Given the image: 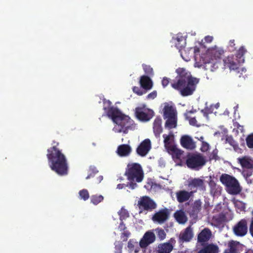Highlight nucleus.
<instances>
[{"label": "nucleus", "instance_id": "nucleus-1", "mask_svg": "<svg viewBox=\"0 0 253 253\" xmlns=\"http://www.w3.org/2000/svg\"><path fill=\"white\" fill-rule=\"evenodd\" d=\"M176 73L177 75L171 83V87L178 91L182 96L192 95L199 80L192 77L190 73L184 68H177Z\"/></svg>", "mask_w": 253, "mask_h": 253}, {"label": "nucleus", "instance_id": "nucleus-2", "mask_svg": "<svg viewBox=\"0 0 253 253\" xmlns=\"http://www.w3.org/2000/svg\"><path fill=\"white\" fill-rule=\"evenodd\" d=\"M52 147L47 150L46 155L51 169L60 175L68 173V165L65 155L57 148L59 143L55 140L52 141Z\"/></svg>", "mask_w": 253, "mask_h": 253}, {"label": "nucleus", "instance_id": "nucleus-3", "mask_svg": "<svg viewBox=\"0 0 253 253\" xmlns=\"http://www.w3.org/2000/svg\"><path fill=\"white\" fill-rule=\"evenodd\" d=\"M125 175L127 177L129 182L126 184L131 189L137 187L136 182H140L144 177V173L141 166L137 163L128 164L127 166Z\"/></svg>", "mask_w": 253, "mask_h": 253}, {"label": "nucleus", "instance_id": "nucleus-4", "mask_svg": "<svg viewBox=\"0 0 253 253\" xmlns=\"http://www.w3.org/2000/svg\"><path fill=\"white\" fill-rule=\"evenodd\" d=\"M219 180L221 183L225 186V189L229 194L237 195L242 190L239 182L233 176L228 174L223 173L220 176Z\"/></svg>", "mask_w": 253, "mask_h": 253}, {"label": "nucleus", "instance_id": "nucleus-5", "mask_svg": "<svg viewBox=\"0 0 253 253\" xmlns=\"http://www.w3.org/2000/svg\"><path fill=\"white\" fill-rule=\"evenodd\" d=\"M206 163L205 157L200 153H189L187 155L186 164L190 169L198 170Z\"/></svg>", "mask_w": 253, "mask_h": 253}, {"label": "nucleus", "instance_id": "nucleus-6", "mask_svg": "<svg viewBox=\"0 0 253 253\" xmlns=\"http://www.w3.org/2000/svg\"><path fill=\"white\" fill-rule=\"evenodd\" d=\"M133 121L129 117L123 114L120 118L115 123L116 125L113 130L115 132L120 133L123 132L127 133L128 130L131 128Z\"/></svg>", "mask_w": 253, "mask_h": 253}, {"label": "nucleus", "instance_id": "nucleus-7", "mask_svg": "<svg viewBox=\"0 0 253 253\" xmlns=\"http://www.w3.org/2000/svg\"><path fill=\"white\" fill-rule=\"evenodd\" d=\"M187 186L193 192V194L197 192L198 190L205 191L206 190V186L204 180L200 178H194L188 180Z\"/></svg>", "mask_w": 253, "mask_h": 253}, {"label": "nucleus", "instance_id": "nucleus-8", "mask_svg": "<svg viewBox=\"0 0 253 253\" xmlns=\"http://www.w3.org/2000/svg\"><path fill=\"white\" fill-rule=\"evenodd\" d=\"M136 117L142 122L149 121L154 115V112L150 109H146L144 107H138L135 109Z\"/></svg>", "mask_w": 253, "mask_h": 253}, {"label": "nucleus", "instance_id": "nucleus-9", "mask_svg": "<svg viewBox=\"0 0 253 253\" xmlns=\"http://www.w3.org/2000/svg\"><path fill=\"white\" fill-rule=\"evenodd\" d=\"M156 240V236L154 230H149L145 233L140 241L141 248H146L149 245L153 243Z\"/></svg>", "mask_w": 253, "mask_h": 253}, {"label": "nucleus", "instance_id": "nucleus-10", "mask_svg": "<svg viewBox=\"0 0 253 253\" xmlns=\"http://www.w3.org/2000/svg\"><path fill=\"white\" fill-rule=\"evenodd\" d=\"M234 234L242 237L245 236L248 231L247 221L246 219H241L233 228Z\"/></svg>", "mask_w": 253, "mask_h": 253}, {"label": "nucleus", "instance_id": "nucleus-11", "mask_svg": "<svg viewBox=\"0 0 253 253\" xmlns=\"http://www.w3.org/2000/svg\"><path fill=\"white\" fill-rule=\"evenodd\" d=\"M104 110L106 113L107 116L111 118L115 123L123 115L121 111L117 107L110 106L109 107H104Z\"/></svg>", "mask_w": 253, "mask_h": 253}, {"label": "nucleus", "instance_id": "nucleus-12", "mask_svg": "<svg viewBox=\"0 0 253 253\" xmlns=\"http://www.w3.org/2000/svg\"><path fill=\"white\" fill-rule=\"evenodd\" d=\"M151 148V141L149 139H145L142 141L136 149L138 155L141 157L145 156Z\"/></svg>", "mask_w": 253, "mask_h": 253}, {"label": "nucleus", "instance_id": "nucleus-13", "mask_svg": "<svg viewBox=\"0 0 253 253\" xmlns=\"http://www.w3.org/2000/svg\"><path fill=\"white\" fill-rule=\"evenodd\" d=\"M169 215V212L167 208H165L155 213L152 217V219L154 221L161 224L168 219Z\"/></svg>", "mask_w": 253, "mask_h": 253}, {"label": "nucleus", "instance_id": "nucleus-14", "mask_svg": "<svg viewBox=\"0 0 253 253\" xmlns=\"http://www.w3.org/2000/svg\"><path fill=\"white\" fill-rule=\"evenodd\" d=\"M169 153L171 155L173 160L175 162H182V158L184 152L178 149L175 145L171 146L170 148L167 150Z\"/></svg>", "mask_w": 253, "mask_h": 253}, {"label": "nucleus", "instance_id": "nucleus-15", "mask_svg": "<svg viewBox=\"0 0 253 253\" xmlns=\"http://www.w3.org/2000/svg\"><path fill=\"white\" fill-rule=\"evenodd\" d=\"M176 197L177 201L182 203L192 199L194 197V195L192 192L183 190L177 191L176 193Z\"/></svg>", "mask_w": 253, "mask_h": 253}, {"label": "nucleus", "instance_id": "nucleus-16", "mask_svg": "<svg viewBox=\"0 0 253 253\" xmlns=\"http://www.w3.org/2000/svg\"><path fill=\"white\" fill-rule=\"evenodd\" d=\"M180 143L183 147L189 150H193L196 146L192 137L188 135L182 136L180 139Z\"/></svg>", "mask_w": 253, "mask_h": 253}, {"label": "nucleus", "instance_id": "nucleus-17", "mask_svg": "<svg viewBox=\"0 0 253 253\" xmlns=\"http://www.w3.org/2000/svg\"><path fill=\"white\" fill-rule=\"evenodd\" d=\"M193 234L190 226H188L184 231L180 232L179 236L180 242H187L190 241L193 238Z\"/></svg>", "mask_w": 253, "mask_h": 253}, {"label": "nucleus", "instance_id": "nucleus-18", "mask_svg": "<svg viewBox=\"0 0 253 253\" xmlns=\"http://www.w3.org/2000/svg\"><path fill=\"white\" fill-rule=\"evenodd\" d=\"M225 68H229L230 70H236L238 69V65L235 61L233 56H228L223 59Z\"/></svg>", "mask_w": 253, "mask_h": 253}, {"label": "nucleus", "instance_id": "nucleus-19", "mask_svg": "<svg viewBox=\"0 0 253 253\" xmlns=\"http://www.w3.org/2000/svg\"><path fill=\"white\" fill-rule=\"evenodd\" d=\"M212 235L211 230L208 228H204L198 235V241L203 243L208 242Z\"/></svg>", "mask_w": 253, "mask_h": 253}, {"label": "nucleus", "instance_id": "nucleus-20", "mask_svg": "<svg viewBox=\"0 0 253 253\" xmlns=\"http://www.w3.org/2000/svg\"><path fill=\"white\" fill-rule=\"evenodd\" d=\"M173 250L172 245L169 243L160 244L153 253H170Z\"/></svg>", "mask_w": 253, "mask_h": 253}, {"label": "nucleus", "instance_id": "nucleus-21", "mask_svg": "<svg viewBox=\"0 0 253 253\" xmlns=\"http://www.w3.org/2000/svg\"><path fill=\"white\" fill-rule=\"evenodd\" d=\"M228 214V212L223 211L217 215L213 216L212 221L215 225H220L227 220V215Z\"/></svg>", "mask_w": 253, "mask_h": 253}, {"label": "nucleus", "instance_id": "nucleus-22", "mask_svg": "<svg viewBox=\"0 0 253 253\" xmlns=\"http://www.w3.org/2000/svg\"><path fill=\"white\" fill-rule=\"evenodd\" d=\"M219 251V248L217 245L211 243L204 246L198 253H218Z\"/></svg>", "mask_w": 253, "mask_h": 253}, {"label": "nucleus", "instance_id": "nucleus-23", "mask_svg": "<svg viewBox=\"0 0 253 253\" xmlns=\"http://www.w3.org/2000/svg\"><path fill=\"white\" fill-rule=\"evenodd\" d=\"M164 118L176 117L177 113L176 109L171 105H166L165 106L164 109Z\"/></svg>", "mask_w": 253, "mask_h": 253}, {"label": "nucleus", "instance_id": "nucleus-24", "mask_svg": "<svg viewBox=\"0 0 253 253\" xmlns=\"http://www.w3.org/2000/svg\"><path fill=\"white\" fill-rule=\"evenodd\" d=\"M140 84L141 87L146 91L151 89L153 86V83L151 79L147 76L143 75L140 77Z\"/></svg>", "mask_w": 253, "mask_h": 253}, {"label": "nucleus", "instance_id": "nucleus-25", "mask_svg": "<svg viewBox=\"0 0 253 253\" xmlns=\"http://www.w3.org/2000/svg\"><path fill=\"white\" fill-rule=\"evenodd\" d=\"M224 51L222 49L215 47L209 50L208 54L211 57V60L213 61L220 59Z\"/></svg>", "mask_w": 253, "mask_h": 253}, {"label": "nucleus", "instance_id": "nucleus-26", "mask_svg": "<svg viewBox=\"0 0 253 253\" xmlns=\"http://www.w3.org/2000/svg\"><path fill=\"white\" fill-rule=\"evenodd\" d=\"M238 162L243 168L247 169H253V161L248 157H243L237 159Z\"/></svg>", "mask_w": 253, "mask_h": 253}, {"label": "nucleus", "instance_id": "nucleus-27", "mask_svg": "<svg viewBox=\"0 0 253 253\" xmlns=\"http://www.w3.org/2000/svg\"><path fill=\"white\" fill-rule=\"evenodd\" d=\"M153 131L157 137H160V134L163 131L162 127V119L160 117H157L153 123Z\"/></svg>", "mask_w": 253, "mask_h": 253}, {"label": "nucleus", "instance_id": "nucleus-28", "mask_svg": "<svg viewBox=\"0 0 253 253\" xmlns=\"http://www.w3.org/2000/svg\"><path fill=\"white\" fill-rule=\"evenodd\" d=\"M174 40L176 47L179 49V51H181L186 44L185 38L181 34H178Z\"/></svg>", "mask_w": 253, "mask_h": 253}, {"label": "nucleus", "instance_id": "nucleus-29", "mask_svg": "<svg viewBox=\"0 0 253 253\" xmlns=\"http://www.w3.org/2000/svg\"><path fill=\"white\" fill-rule=\"evenodd\" d=\"M209 185L210 189V192L213 195H217L220 194L222 188L220 186L217 185L214 180L211 179L209 182Z\"/></svg>", "mask_w": 253, "mask_h": 253}, {"label": "nucleus", "instance_id": "nucleus-30", "mask_svg": "<svg viewBox=\"0 0 253 253\" xmlns=\"http://www.w3.org/2000/svg\"><path fill=\"white\" fill-rule=\"evenodd\" d=\"M131 150V147L128 145L122 144L118 146L117 153L122 157L126 156L129 154Z\"/></svg>", "mask_w": 253, "mask_h": 253}, {"label": "nucleus", "instance_id": "nucleus-31", "mask_svg": "<svg viewBox=\"0 0 253 253\" xmlns=\"http://www.w3.org/2000/svg\"><path fill=\"white\" fill-rule=\"evenodd\" d=\"M127 247L131 252H133L134 253H138L141 248L140 246V241L138 243L137 242L135 241L133 239H130L127 244Z\"/></svg>", "mask_w": 253, "mask_h": 253}, {"label": "nucleus", "instance_id": "nucleus-32", "mask_svg": "<svg viewBox=\"0 0 253 253\" xmlns=\"http://www.w3.org/2000/svg\"><path fill=\"white\" fill-rule=\"evenodd\" d=\"M174 216L176 221L180 224H184L187 220V218L184 212L182 210L176 211L174 214Z\"/></svg>", "mask_w": 253, "mask_h": 253}, {"label": "nucleus", "instance_id": "nucleus-33", "mask_svg": "<svg viewBox=\"0 0 253 253\" xmlns=\"http://www.w3.org/2000/svg\"><path fill=\"white\" fill-rule=\"evenodd\" d=\"M137 206H156V204L149 197L145 196L140 198Z\"/></svg>", "mask_w": 253, "mask_h": 253}, {"label": "nucleus", "instance_id": "nucleus-34", "mask_svg": "<svg viewBox=\"0 0 253 253\" xmlns=\"http://www.w3.org/2000/svg\"><path fill=\"white\" fill-rule=\"evenodd\" d=\"M247 52V50L244 46H241L237 51L235 56L236 57V60H237L239 63L244 62V55Z\"/></svg>", "mask_w": 253, "mask_h": 253}, {"label": "nucleus", "instance_id": "nucleus-35", "mask_svg": "<svg viewBox=\"0 0 253 253\" xmlns=\"http://www.w3.org/2000/svg\"><path fill=\"white\" fill-rule=\"evenodd\" d=\"M226 142L232 146L236 152L239 153L241 151V149L239 148L237 142L234 140L231 135L226 136Z\"/></svg>", "mask_w": 253, "mask_h": 253}, {"label": "nucleus", "instance_id": "nucleus-36", "mask_svg": "<svg viewBox=\"0 0 253 253\" xmlns=\"http://www.w3.org/2000/svg\"><path fill=\"white\" fill-rule=\"evenodd\" d=\"M167 120L165 123V127L168 128L169 129H171L173 128H175L177 125V118H167Z\"/></svg>", "mask_w": 253, "mask_h": 253}, {"label": "nucleus", "instance_id": "nucleus-37", "mask_svg": "<svg viewBox=\"0 0 253 253\" xmlns=\"http://www.w3.org/2000/svg\"><path fill=\"white\" fill-rule=\"evenodd\" d=\"M192 50L193 48L191 47L189 49H184L180 51L181 56L184 60L188 61L190 60V57L193 55Z\"/></svg>", "mask_w": 253, "mask_h": 253}, {"label": "nucleus", "instance_id": "nucleus-38", "mask_svg": "<svg viewBox=\"0 0 253 253\" xmlns=\"http://www.w3.org/2000/svg\"><path fill=\"white\" fill-rule=\"evenodd\" d=\"M229 248L226 249L224 253H238L237 249V243L234 241L230 242L228 243Z\"/></svg>", "mask_w": 253, "mask_h": 253}, {"label": "nucleus", "instance_id": "nucleus-39", "mask_svg": "<svg viewBox=\"0 0 253 253\" xmlns=\"http://www.w3.org/2000/svg\"><path fill=\"white\" fill-rule=\"evenodd\" d=\"M104 197L101 195H93L90 197V202L93 205H97L102 202Z\"/></svg>", "mask_w": 253, "mask_h": 253}, {"label": "nucleus", "instance_id": "nucleus-40", "mask_svg": "<svg viewBox=\"0 0 253 253\" xmlns=\"http://www.w3.org/2000/svg\"><path fill=\"white\" fill-rule=\"evenodd\" d=\"M157 234V237L160 241L164 240L166 237V233L165 230L160 228H157L153 230Z\"/></svg>", "mask_w": 253, "mask_h": 253}, {"label": "nucleus", "instance_id": "nucleus-41", "mask_svg": "<svg viewBox=\"0 0 253 253\" xmlns=\"http://www.w3.org/2000/svg\"><path fill=\"white\" fill-rule=\"evenodd\" d=\"M163 137L164 138V142L165 144V146L166 148L168 150L171 146H173V145H172L170 142V136L169 135H167L166 134H164L163 135Z\"/></svg>", "mask_w": 253, "mask_h": 253}, {"label": "nucleus", "instance_id": "nucleus-42", "mask_svg": "<svg viewBox=\"0 0 253 253\" xmlns=\"http://www.w3.org/2000/svg\"><path fill=\"white\" fill-rule=\"evenodd\" d=\"M79 194L80 198L84 200V201H86L89 197L88 191L85 189L80 190L79 192Z\"/></svg>", "mask_w": 253, "mask_h": 253}, {"label": "nucleus", "instance_id": "nucleus-43", "mask_svg": "<svg viewBox=\"0 0 253 253\" xmlns=\"http://www.w3.org/2000/svg\"><path fill=\"white\" fill-rule=\"evenodd\" d=\"M157 186V184L154 182L152 180H149L147 182L144 187L147 190H151L153 188H155Z\"/></svg>", "mask_w": 253, "mask_h": 253}, {"label": "nucleus", "instance_id": "nucleus-44", "mask_svg": "<svg viewBox=\"0 0 253 253\" xmlns=\"http://www.w3.org/2000/svg\"><path fill=\"white\" fill-rule=\"evenodd\" d=\"M246 143L249 148H253V134H250L247 137Z\"/></svg>", "mask_w": 253, "mask_h": 253}, {"label": "nucleus", "instance_id": "nucleus-45", "mask_svg": "<svg viewBox=\"0 0 253 253\" xmlns=\"http://www.w3.org/2000/svg\"><path fill=\"white\" fill-rule=\"evenodd\" d=\"M143 69L144 71V72L147 75L149 76H152L153 75V69L150 66L146 65H143Z\"/></svg>", "mask_w": 253, "mask_h": 253}, {"label": "nucleus", "instance_id": "nucleus-46", "mask_svg": "<svg viewBox=\"0 0 253 253\" xmlns=\"http://www.w3.org/2000/svg\"><path fill=\"white\" fill-rule=\"evenodd\" d=\"M119 214L120 215V219H121V220H123V218L125 219L129 216V213L126 210L124 209L123 208H122L121 211H120Z\"/></svg>", "mask_w": 253, "mask_h": 253}, {"label": "nucleus", "instance_id": "nucleus-47", "mask_svg": "<svg viewBox=\"0 0 253 253\" xmlns=\"http://www.w3.org/2000/svg\"><path fill=\"white\" fill-rule=\"evenodd\" d=\"M132 90L134 93L139 96L142 95L146 92V90H143L141 89L140 87L138 86H133L132 88Z\"/></svg>", "mask_w": 253, "mask_h": 253}, {"label": "nucleus", "instance_id": "nucleus-48", "mask_svg": "<svg viewBox=\"0 0 253 253\" xmlns=\"http://www.w3.org/2000/svg\"><path fill=\"white\" fill-rule=\"evenodd\" d=\"M90 173L88 174V175L86 177V179H88L91 177H92L94 176V175L97 173L98 171L97 170L96 168L95 167H90Z\"/></svg>", "mask_w": 253, "mask_h": 253}, {"label": "nucleus", "instance_id": "nucleus-49", "mask_svg": "<svg viewBox=\"0 0 253 253\" xmlns=\"http://www.w3.org/2000/svg\"><path fill=\"white\" fill-rule=\"evenodd\" d=\"M212 61V62H208L207 63L208 65H207L206 66L207 67L208 66H210V67L211 68V71H213L214 70H215L218 68V63L217 61L214 62V60Z\"/></svg>", "mask_w": 253, "mask_h": 253}, {"label": "nucleus", "instance_id": "nucleus-50", "mask_svg": "<svg viewBox=\"0 0 253 253\" xmlns=\"http://www.w3.org/2000/svg\"><path fill=\"white\" fill-rule=\"evenodd\" d=\"M210 149V145L206 141L203 142L200 150L203 152H207Z\"/></svg>", "mask_w": 253, "mask_h": 253}, {"label": "nucleus", "instance_id": "nucleus-51", "mask_svg": "<svg viewBox=\"0 0 253 253\" xmlns=\"http://www.w3.org/2000/svg\"><path fill=\"white\" fill-rule=\"evenodd\" d=\"M195 60L197 61L198 59V55H199L200 49L198 47L195 46L192 50Z\"/></svg>", "mask_w": 253, "mask_h": 253}, {"label": "nucleus", "instance_id": "nucleus-52", "mask_svg": "<svg viewBox=\"0 0 253 253\" xmlns=\"http://www.w3.org/2000/svg\"><path fill=\"white\" fill-rule=\"evenodd\" d=\"M229 50L233 52L236 50L235 43L234 40H231L229 42L228 45Z\"/></svg>", "mask_w": 253, "mask_h": 253}, {"label": "nucleus", "instance_id": "nucleus-53", "mask_svg": "<svg viewBox=\"0 0 253 253\" xmlns=\"http://www.w3.org/2000/svg\"><path fill=\"white\" fill-rule=\"evenodd\" d=\"M189 121L190 125L193 126H197V121L195 118H190L188 117V119H186Z\"/></svg>", "mask_w": 253, "mask_h": 253}, {"label": "nucleus", "instance_id": "nucleus-54", "mask_svg": "<svg viewBox=\"0 0 253 253\" xmlns=\"http://www.w3.org/2000/svg\"><path fill=\"white\" fill-rule=\"evenodd\" d=\"M157 95V91L156 90H154L152 92L150 93L149 94H148V95L147 96V98L148 99H153L156 97Z\"/></svg>", "mask_w": 253, "mask_h": 253}, {"label": "nucleus", "instance_id": "nucleus-55", "mask_svg": "<svg viewBox=\"0 0 253 253\" xmlns=\"http://www.w3.org/2000/svg\"><path fill=\"white\" fill-rule=\"evenodd\" d=\"M169 83V79L167 77L163 78L162 81V84L164 87H166Z\"/></svg>", "mask_w": 253, "mask_h": 253}, {"label": "nucleus", "instance_id": "nucleus-56", "mask_svg": "<svg viewBox=\"0 0 253 253\" xmlns=\"http://www.w3.org/2000/svg\"><path fill=\"white\" fill-rule=\"evenodd\" d=\"M253 217L252 218L251 223L250 226V232L253 237V211H252Z\"/></svg>", "mask_w": 253, "mask_h": 253}, {"label": "nucleus", "instance_id": "nucleus-57", "mask_svg": "<svg viewBox=\"0 0 253 253\" xmlns=\"http://www.w3.org/2000/svg\"><path fill=\"white\" fill-rule=\"evenodd\" d=\"M119 229L120 231H124L126 229V225L124 222L122 221L119 225Z\"/></svg>", "mask_w": 253, "mask_h": 253}, {"label": "nucleus", "instance_id": "nucleus-58", "mask_svg": "<svg viewBox=\"0 0 253 253\" xmlns=\"http://www.w3.org/2000/svg\"><path fill=\"white\" fill-rule=\"evenodd\" d=\"M234 126L237 127V128L239 129L241 132L244 131L243 126H241L239 123H236V124L234 125Z\"/></svg>", "mask_w": 253, "mask_h": 253}, {"label": "nucleus", "instance_id": "nucleus-59", "mask_svg": "<svg viewBox=\"0 0 253 253\" xmlns=\"http://www.w3.org/2000/svg\"><path fill=\"white\" fill-rule=\"evenodd\" d=\"M213 40V37L212 36H207L205 37V41L206 42L210 43Z\"/></svg>", "mask_w": 253, "mask_h": 253}, {"label": "nucleus", "instance_id": "nucleus-60", "mask_svg": "<svg viewBox=\"0 0 253 253\" xmlns=\"http://www.w3.org/2000/svg\"><path fill=\"white\" fill-rule=\"evenodd\" d=\"M196 112V110H190V111H187L186 113L185 114V117H186V119H188V114H191V113H194Z\"/></svg>", "mask_w": 253, "mask_h": 253}, {"label": "nucleus", "instance_id": "nucleus-61", "mask_svg": "<svg viewBox=\"0 0 253 253\" xmlns=\"http://www.w3.org/2000/svg\"><path fill=\"white\" fill-rule=\"evenodd\" d=\"M202 112L204 113L205 115L206 114L207 115L212 112L211 111H210V109L208 108H205L204 110H202Z\"/></svg>", "mask_w": 253, "mask_h": 253}, {"label": "nucleus", "instance_id": "nucleus-62", "mask_svg": "<svg viewBox=\"0 0 253 253\" xmlns=\"http://www.w3.org/2000/svg\"><path fill=\"white\" fill-rule=\"evenodd\" d=\"M129 235H130V233L129 232H128V231L124 232L122 234V236L126 237V240L124 239V240H126L127 238L128 237Z\"/></svg>", "mask_w": 253, "mask_h": 253}, {"label": "nucleus", "instance_id": "nucleus-63", "mask_svg": "<svg viewBox=\"0 0 253 253\" xmlns=\"http://www.w3.org/2000/svg\"><path fill=\"white\" fill-rule=\"evenodd\" d=\"M126 186H127L126 185H125V184H119L117 185V188L119 189H122L124 188H125Z\"/></svg>", "mask_w": 253, "mask_h": 253}, {"label": "nucleus", "instance_id": "nucleus-64", "mask_svg": "<svg viewBox=\"0 0 253 253\" xmlns=\"http://www.w3.org/2000/svg\"><path fill=\"white\" fill-rule=\"evenodd\" d=\"M217 153L215 152V151H213L212 153V158L214 159L215 160H216L217 159Z\"/></svg>", "mask_w": 253, "mask_h": 253}]
</instances>
